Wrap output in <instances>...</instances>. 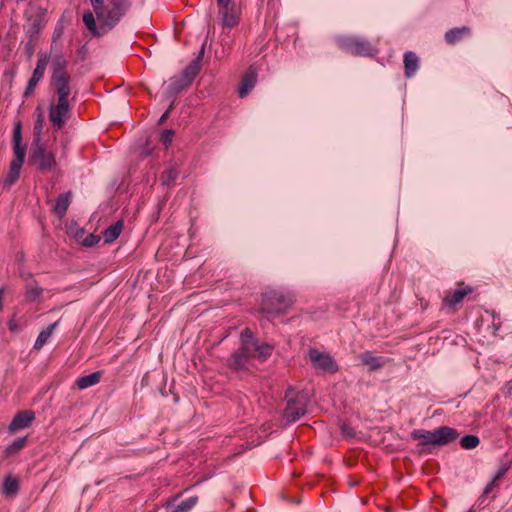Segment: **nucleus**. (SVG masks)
<instances>
[{"label":"nucleus","mask_w":512,"mask_h":512,"mask_svg":"<svg viewBox=\"0 0 512 512\" xmlns=\"http://www.w3.org/2000/svg\"><path fill=\"white\" fill-rule=\"evenodd\" d=\"M173 136H174V131L167 129L162 132L160 140L167 147L168 145L171 144Z\"/></svg>","instance_id":"nucleus-36"},{"label":"nucleus","mask_w":512,"mask_h":512,"mask_svg":"<svg viewBox=\"0 0 512 512\" xmlns=\"http://www.w3.org/2000/svg\"><path fill=\"white\" fill-rule=\"evenodd\" d=\"M58 325V322H54L50 324L46 329L41 331L34 343V349L40 350L49 340L52 333L54 332L56 326Z\"/></svg>","instance_id":"nucleus-25"},{"label":"nucleus","mask_w":512,"mask_h":512,"mask_svg":"<svg viewBox=\"0 0 512 512\" xmlns=\"http://www.w3.org/2000/svg\"><path fill=\"white\" fill-rule=\"evenodd\" d=\"M479 438L476 435H466L461 438L460 445L466 450L474 449L479 445Z\"/></svg>","instance_id":"nucleus-32"},{"label":"nucleus","mask_w":512,"mask_h":512,"mask_svg":"<svg viewBox=\"0 0 512 512\" xmlns=\"http://www.w3.org/2000/svg\"><path fill=\"white\" fill-rule=\"evenodd\" d=\"M458 436L457 430L449 426H441L433 431L415 429L410 433V437L419 441L421 446H444L455 441Z\"/></svg>","instance_id":"nucleus-2"},{"label":"nucleus","mask_w":512,"mask_h":512,"mask_svg":"<svg viewBox=\"0 0 512 512\" xmlns=\"http://www.w3.org/2000/svg\"><path fill=\"white\" fill-rule=\"evenodd\" d=\"M26 444V438H18L16 439L12 445L10 446V449L11 450H14V451H18L20 449H22Z\"/></svg>","instance_id":"nucleus-39"},{"label":"nucleus","mask_w":512,"mask_h":512,"mask_svg":"<svg viewBox=\"0 0 512 512\" xmlns=\"http://www.w3.org/2000/svg\"><path fill=\"white\" fill-rule=\"evenodd\" d=\"M472 292L470 287L459 288L453 291H449L443 300V304L446 307H455L461 303L464 297Z\"/></svg>","instance_id":"nucleus-17"},{"label":"nucleus","mask_w":512,"mask_h":512,"mask_svg":"<svg viewBox=\"0 0 512 512\" xmlns=\"http://www.w3.org/2000/svg\"><path fill=\"white\" fill-rule=\"evenodd\" d=\"M70 197H71L70 192L63 193L58 196L53 210L59 217H63L65 215V213L70 205Z\"/></svg>","instance_id":"nucleus-24"},{"label":"nucleus","mask_w":512,"mask_h":512,"mask_svg":"<svg viewBox=\"0 0 512 512\" xmlns=\"http://www.w3.org/2000/svg\"><path fill=\"white\" fill-rule=\"evenodd\" d=\"M43 289L34 281L26 286L25 299L28 302H39Z\"/></svg>","instance_id":"nucleus-26"},{"label":"nucleus","mask_w":512,"mask_h":512,"mask_svg":"<svg viewBox=\"0 0 512 512\" xmlns=\"http://www.w3.org/2000/svg\"><path fill=\"white\" fill-rule=\"evenodd\" d=\"M361 364L368 366L370 370H377L384 365L382 357L375 356L373 353L366 351L358 356Z\"/></svg>","instance_id":"nucleus-20"},{"label":"nucleus","mask_w":512,"mask_h":512,"mask_svg":"<svg viewBox=\"0 0 512 512\" xmlns=\"http://www.w3.org/2000/svg\"><path fill=\"white\" fill-rule=\"evenodd\" d=\"M178 177V171L175 168L165 170L161 175L163 185H170L175 182Z\"/></svg>","instance_id":"nucleus-34"},{"label":"nucleus","mask_w":512,"mask_h":512,"mask_svg":"<svg viewBox=\"0 0 512 512\" xmlns=\"http://www.w3.org/2000/svg\"><path fill=\"white\" fill-rule=\"evenodd\" d=\"M93 11L83 13V23L90 33L100 37L112 30L129 12L131 0H89Z\"/></svg>","instance_id":"nucleus-1"},{"label":"nucleus","mask_w":512,"mask_h":512,"mask_svg":"<svg viewBox=\"0 0 512 512\" xmlns=\"http://www.w3.org/2000/svg\"><path fill=\"white\" fill-rule=\"evenodd\" d=\"M470 33V29L466 26L453 28L445 33V40L449 44H454Z\"/></svg>","instance_id":"nucleus-23"},{"label":"nucleus","mask_w":512,"mask_h":512,"mask_svg":"<svg viewBox=\"0 0 512 512\" xmlns=\"http://www.w3.org/2000/svg\"><path fill=\"white\" fill-rule=\"evenodd\" d=\"M22 166L23 163L11 161L9 172L3 182L4 188H10L19 179Z\"/></svg>","instance_id":"nucleus-21"},{"label":"nucleus","mask_w":512,"mask_h":512,"mask_svg":"<svg viewBox=\"0 0 512 512\" xmlns=\"http://www.w3.org/2000/svg\"><path fill=\"white\" fill-rule=\"evenodd\" d=\"M3 294H4V288L0 289V310L3 308Z\"/></svg>","instance_id":"nucleus-42"},{"label":"nucleus","mask_w":512,"mask_h":512,"mask_svg":"<svg viewBox=\"0 0 512 512\" xmlns=\"http://www.w3.org/2000/svg\"><path fill=\"white\" fill-rule=\"evenodd\" d=\"M51 86L56 93V101L69 102L72 93L71 76L51 79Z\"/></svg>","instance_id":"nucleus-13"},{"label":"nucleus","mask_w":512,"mask_h":512,"mask_svg":"<svg viewBox=\"0 0 512 512\" xmlns=\"http://www.w3.org/2000/svg\"><path fill=\"white\" fill-rule=\"evenodd\" d=\"M172 107H173V104H171L170 107L163 113V115L161 116V118L159 120L160 123L164 122L166 120V118H168Z\"/></svg>","instance_id":"nucleus-41"},{"label":"nucleus","mask_w":512,"mask_h":512,"mask_svg":"<svg viewBox=\"0 0 512 512\" xmlns=\"http://www.w3.org/2000/svg\"><path fill=\"white\" fill-rule=\"evenodd\" d=\"M336 43L341 50L354 56L372 57L378 53L366 39L358 36H339Z\"/></svg>","instance_id":"nucleus-4"},{"label":"nucleus","mask_w":512,"mask_h":512,"mask_svg":"<svg viewBox=\"0 0 512 512\" xmlns=\"http://www.w3.org/2000/svg\"><path fill=\"white\" fill-rule=\"evenodd\" d=\"M70 103L56 101L49 107V120L56 129H61L69 115Z\"/></svg>","instance_id":"nucleus-11"},{"label":"nucleus","mask_w":512,"mask_h":512,"mask_svg":"<svg viewBox=\"0 0 512 512\" xmlns=\"http://www.w3.org/2000/svg\"><path fill=\"white\" fill-rule=\"evenodd\" d=\"M257 82V73L250 67L242 78L241 85L239 87V96L245 97L255 86Z\"/></svg>","instance_id":"nucleus-18"},{"label":"nucleus","mask_w":512,"mask_h":512,"mask_svg":"<svg viewBox=\"0 0 512 512\" xmlns=\"http://www.w3.org/2000/svg\"><path fill=\"white\" fill-rule=\"evenodd\" d=\"M197 501L198 498L196 496L190 497L171 507L169 512H188L196 505Z\"/></svg>","instance_id":"nucleus-29"},{"label":"nucleus","mask_w":512,"mask_h":512,"mask_svg":"<svg viewBox=\"0 0 512 512\" xmlns=\"http://www.w3.org/2000/svg\"><path fill=\"white\" fill-rule=\"evenodd\" d=\"M40 29H41L40 23L39 22H34L31 25V27L28 29L27 33L30 35V37H32L35 34H37Z\"/></svg>","instance_id":"nucleus-40"},{"label":"nucleus","mask_w":512,"mask_h":512,"mask_svg":"<svg viewBox=\"0 0 512 512\" xmlns=\"http://www.w3.org/2000/svg\"><path fill=\"white\" fill-rule=\"evenodd\" d=\"M67 67L68 60L64 54L61 51L54 53L51 61V79L71 76L67 71Z\"/></svg>","instance_id":"nucleus-15"},{"label":"nucleus","mask_w":512,"mask_h":512,"mask_svg":"<svg viewBox=\"0 0 512 512\" xmlns=\"http://www.w3.org/2000/svg\"><path fill=\"white\" fill-rule=\"evenodd\" d=\"M43 124H44L43 117H42V114L40 113L34 123V129H33L34 137H33L32 143L43 142V140H42Z\"/></svg>","instance_id":"nucleus-31"},{"label":"nucleus","mask_w":512,"mask_h":512,"mask_svg":"<svg viewBox=\"0 0 512 512\" xmlns=\"http://www.w3.org/2000/svg\"><path fill=\"white\" fill-rule=\"evenodd\" d=\"M19 489L18 481L13 477H7L3 484V493L6 496L13 497Z\"/></svg>","instance_id":"nucleus-30"},{"label":"nucleus","mask_w":512,"mask_h":512,"mask_svg":"<svg viewBox=\"0 0 512 512\" xmlns=\"http://www.w3.org/2000/svg\"><path fill=\"white\" fill-rule=\"evenodd\" d=\"M122 223L116 222L115 224L108 227L104 232V240L106 243L115 241L121 234Z\"/></svg>","instance_id":"nucleus-27"},{"label":"nucleus","mask_w":512,"mask_h":512,"mask_svg":"<svg viewBox=\"0 0 512 512\" xmlns=\"http://www.w3.org/2000/svg\"><path fill=\"white\" fill-rule=\"evenodd\" d=\"M102 372L96 371L89 375L82 376L77 380V386L79 389H87L91 386L98 384L101 380Z\"/></svg>","instance_id":"nucleus-22"},{"label":"nucleus","mask_w":512,"mask_h":512,"mask_svg":"<svg viewBox=\"0 0 512 512\" xmlns=\"http://www.w3.org/2000/svg\"><path fill=\"white\" fill-rule=\"evenodd\" d=\"M419 68V59L417 55L412 52L408 51L404 54V69H405V76L407 78H411L415 75Z\"/></svg>","instance_id":"nucleus-19"},{"label":"nucleus","mask_w":512,"mask_h":512,"mask_svg":"<svg viewBox=\"0 0 512 512\" xmlns=\"http://www.w3.org/2000/svg\"><path fill=\"white\" fill-rule=\"evenodd\" d=\"M293 303V297L281 291H271L264 295L263 310L268 314L283 313Z\"/></svg>","instance_id":"nucleus-6"},{"label":"nucleus","mask_w":512,"mask_h":512,"mask_svg":"<svg viewBox=\"0 0 512 512\" xmlns=\"http://www.w3.org/2000/svg\"><path fill=\"white\" fill-rule=\"evenodd\" d=\"M29 163L35 165L40 171H52L56 166L55 154L45 142L32 143Z\"/></svg>","instance_id":"nucleus-5"},{"label":"nucleus","mask_w":512,"mask_h":512,"mask_svg":"<svg viewBox=\"0 0 512 512\" xmlns=\"http://www.w3.org/2000/svg\"><path fill=\"white\" fill-rule=\"evenodd\" d=\"M308 356L313 368L316 370L333 374L339 369L336 360L327 352L319 351L316 348H310Z\"/></svg>","instance_id":"nucleus-8"},{"label":"nucleus","mask_w":512,"mask_h":512,"mask_svg":"<svg viewBox=\"0 0 512 512\" xmlns=\"http://www.w3.org/2000/svg\"><path fill=\"white\" fill-rule=\"evenodd\" d=\"M217 5L223 27L232 28L236 26L240 17V10L236 3L232 2V0H225L223 2L217 0Z\"/></svg>","instance_id":"nucleus-9"},{"label":"nucleus","mask_w":512,"mask_h":512,"mask_svg":"<svg viewBox=\"0 0 512 512\" xmlns=\"http://www.w3.org/2000/svg\"><path fill=\"white\" fill-rule=\"evenodd\" d=\"M13 143H22L21 123L18 122L13 131Z\"/></svg>","instance_id":"nucleus-38"},{"label":"nucleus","mask_w":512,"mask_h":512,"mask_svg":"<svg viewBox=\"0 0 512 512\" xmlns=\"http://www.w3.org/2000/svg\"><path fill=\"white\" fill-rule=\"evenodd\" d=\"M35 419V414L31 410H23L18 412L14 418L12 419L11 423L9 424V431L14 433L21 429H25L29 427V425L32 423V421Z\"/></svg>","instance_id":"nucleus-16"},{"label":"nucleus","mask_w":512,"mask_h":512,"mask_svg":"<svg viewBox=\"0 0 512 512\" xmlns=\"http://www.w3.org/2000/svg\"><path fill=\"white\" fill-rule=\"evenodd\" d=\"M14 159L13 162L24 163L26 155V146L22 143H13Z\"/></svg>","instance_id":"nucleus-33"},{"label":"nucleus","mask_w":512,"mask_h":512,"mask_svg":"<svg viewBox=\"0 0 512 512\" xmlns=\"http://www.w3.org/2000/svg\"><path fill=\"white\" fill-rule=\"evenodd\" d=\"M341 432L347 438H355L356 437V432H355L354 428L348 424L343 423L341 425Z\"/></svg>","instance_id":"nucleus-37"},{"label":"nucleus","mask_w":512,"mask_h":512,"mask_svg":"<svg viewBox=\"0 0 512 512\" xmlns=\"http://www.w3.org/2000/svg\"><path fill=\"white\" fill-rule=\"evenodd\" d=\"M240 338L241 342L248 344L247 347H249L250 352L253 353V358L265 361L271 356L274 347L268 343H260L259 340L254 337L253 333L249 329H244L241 332Z\"/></svg>","instance_id":"nucleus-7"},{"label":"nucleus","mask_w":512,"mask_h":512,"mask_svg":"<svg viewBox=\"0 0 512 512\" xmlns=\"http://www.w3.org/2000/svg\"><path fill=\"white\" fill-rule=\"evenodd\" d=\"M204 53V47H202L199 56L194 59L184 70L183 72L175 77H172L169 80V84L165 90V94L167 96H173L185 89H187L196 75L200 71V65L202 61Z\"/></svg>","instance_id":"nucleus-3"},{"label":"nucleus","mask_w":512,"mask_h":512,"mask_svg":"<svg viewBox=\"0 0 512 512\" xmlns=\"http://www.w3.org/2000/svg\"><path fill=\"white\" fill-rule=\"evenodd\" d=\"M247 346V343L241 342V347L232 354L230 358V366L233 369L239 370L246 368L250 359L253 358V353L250 352V349Z\"/></svg>","instance_id":"nucleus-14"},{"label":"nucleus","mask_w":512,"mask_h":512,"mask_svg":"<svg viewBox=\"0 0 512 512\" xmlns=\"http://www.w3.org/2000/svg\"><path fill=\"white\" fill-rule=\"evenodd\" d=\"M48 62L49 56L46 53L39 54L36 67L24 92L25 97H29L34 92L35 87L44 76Z\"/></svg>","instance_id":"nucleus-12"},{"label":"nucleus","mask_w":512,"mask_h":512,"mask_svg":"<svg viewBox=\"0 0 512 512\" xmlns=\"http://www.w3.org/2000/svg\"><path fill=\"white\" fill-rule=\"evenodd\" d=\"M286 397L288 400L284 415L288 422H296L306 413V396L303 394H297L296 397H290L289 394H287Z\"/></svg>","instance_id":"nucleus-10"},{"label":"nucleus","mask_w":512,"mask_h":512,"mask_svg":"<svg viewBox=\"0 0 512 512\" xmlns=\"http://www.w3.org/2000/svg\"><path fill=\"white\" fill-rule=\"evenodd\" d=\"M100 241V237L93 235V234H87L85 238L81 240V243L86 247H92L96 245Z\"/></svg>","instance_id":"nucleus-35"},{"label":"nucleus","mask_w":512,"mask_h":512,"mask_svg":"<svg viewBox=\"0 0 512 512\" xmlns=\"http://www.w3.org/2000/svg\"><path fill=\"white\" fill-rule=\"evenodd\" d=\"M8 325H9V330L10 331H15L16 328H17L16 324L13 323L12 321H10Z\"/></svg>","instance_id":"nucleus-43"},{"label":"nucleus","mask_w":512,"mask_h":512,"mask_svg":"<svg viewBox=\"0 0 512 512\" xmlns=\"http://www.w3.org/2000/svg\"><path fill=\"white\" fill-rule=\"evenodd\" d=\"M506 472V468H501L497 471L491 481L484 488L481 498H484L493 492L494 488L497 486L498 481L506 474Z\"/></svg>","instance_id":"nucleus-28"}]
</instances>
